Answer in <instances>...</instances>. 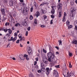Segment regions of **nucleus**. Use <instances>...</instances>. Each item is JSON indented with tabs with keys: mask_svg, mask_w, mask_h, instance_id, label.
I'll return each mask as SVG.
<instances>
[{
	"mask_svg": "<svg viewBox=\"0 0 77 77\" xmlns=\"http://www.w3.org/2000/svg\"><path fill=\"white\" fill-rule=\"evenodd\" d=\"M33 7H32L30 8V11L31 12H33Z\"/></svg>",
	"mask_w": 77,
	"mask_h": 77,
	"instance_id": "nucleus-33",
	"label": "nucleus"
},
{
	"mask_svg": "<svg viewBox=\"0 0 77 77\" xmlns=\"http://www.w3.org/2000/svg\"><path fill=\"white\" fill-rule=\"evenodd\" d=\"M6 35L8 36V37H9V38H10L11 37V36L10 35V34H8Z\"/></svg>",
	"mask_w": 77,
	"mask_h": 77,
	"instance_id": "nucleus-41",
	"label": "nucleus"
},
{
	"mask_svg": "<svg viewBox=\"0 0 77 77\" xmlns=\"http://www.w3.org/2000/svg\"><path fill=\"white\" fill-rule=\"evenodd\" d=\"M44 10H43L42 9H41L40 12H43V11Z\"/></svg>",
	"mask_w": 77,
	"mask_h": 77,
	"instance_id": "nucleus-63",
	"label": "nucleus"
},
{
	"mask_svg": "<svg viewBox=\"0 0 77 77\" xmlns=\"http://www.w3.org/2000/svg\"><path fill=\"white\" fill-rule=\"evenodd\" d=\"M22 24L23 26H26L27 25V23L26 21L24 22Z\"/></svg>",
	"mask_w": 77,
	"mask_h": 77,
	"instance_id": "nucleus-18",
	"label": "nucleus"
},
{
	"mask_svg": "<svg viewBox=\"0 0 77 77\" xmlns=\"http://www.w3.org/2000/svg\"><path fill=\"white\" fill-rule=\"evenodd\" d=\"M55 48H57V50H59V47H58L57 46L55 47Z\"/></svg>",
	"mask_w": 77,
	"mask_h": 77,
	"instance_id": "nucleus-60",
	"label": "nucleus"
},
{
	"mask_svg": "<svg viewBox=\"0 0 77 77\" xmlns=\"http://www.w3.org/2000/svg\"><path fill=\"white\" fill-rule=\"evenodd\" d=\"M69 67L70 68H72V65H71V63L70 62L69 63Z\"/></svg>",
	"mask_w": 77,
	"mask_h": 77,
	"instance_id": "nucleus-32",
	"label": "nucleus"
},
{
	"mask_svg": "<svg viewBox=\"0 0 77 77\" xmlns=\"http://www.w3.org/2000/svg\"><path fill=\"white\" fill-rule=\"evenodd\" d=\"M75 14H74V13L71 12L70 14V15L71 17H72V18H74V15H75Z\"/></svg>",
	"mask_w": 77,
	"mask_h": 77,
	"instance_id": "nucleus-19",
	"label": "nucleus"
},
{
	"mask_svg": "<svg viewBox=\"0 0 77 77\" xmlns=\"http://www.w3.org/2000/svg\"><path fill=\"white\" fill-rule=\"evenodd\" d=\"M69 21L67 20L66 22V24L67 26H68L69 25Z\"/></svg>",
	"mask_w": 77,
	"mask_h": 77,
	"instance_id": "nucleus-21",
	"label": "nucleus"
},
{
	"mask_svg": "<svg viewBox=\"0 0 77 77\" xmlns=\"http://www.w3.org/2000/svg\"><path fill=\"white\" fill-rule=\"evenodd\" d=\"M46 74L47 75H48L50 72V69L49 68H46Z\"/></svg>",
	"mask_w": 77,
	"mask_h": 77,
	"instance_id": "nucleus-4",
	"label": "nucleus"
},
{
	"mask_svg": "<svg viewBox=\"0 0 77 77\" xmlns=\"http://www.w3.org/2000/svg\"><path fill=\"white\" fill-rule=\"evenodd\" d=\"M41 66H42V68H44V66H45L44 65V63H41Z\"/></svg>",
	"mask_w": 77,
	"mask_h": 77,
	"instance_id": "nucleus-20",
	"label": "nucleus"
},
{
	"mask_svg": "<svg viewBox=\"0 0 77 77\" xmlns=\"http://www.w3.org/2000/svg\"><path fill=\"white\" fill-rule=\"evenodd\" d=\"M4 2L5 3H7L8 2V1L7 0H5Z\"/></svg>",
	"mask_w": 77,
	"mask_h": 77,
	"instance_id": "nucleus-64",
	"label": "nucleus"
},
{
	"mask_svg": "<svg viewBox=\"0 0 77 77\" xmlns=\"http://www.w3.org/2000/svg\"><path fill=\"white\" fill-rule=\"evenodd\" d=\"M46 12H47V11H45V10H43L42 13H43V14H45L46 13Z\"/></svg>",
	"mask_w": 77,
	"mask_h": 77,
	"instance_id": "nucleus-48",
	"label": "nucleus"
},
{
	"mask_svg": "<svg viewBox=\"0 0 77 77\" xmlns=\"http://www.w3.org/2000/svg\"><path fill=\"white\" fill-rule=\"evenodd\" d=\"M30 19L31 20L33 19V16L32 15H31L30 16Z\"/></svg>",
	"mask_w": 77,
	"mask_h": 77,
	"instance_id": "nucleus-35",
	"label": "nucleus"
},
{
	"mask_svg": "<svg viewBox=\"0 0 77 77\" xmlns=\"http://www.w3.org/2000/svg\"><path fill=\"white\" fill-rule=\"evenodd\" d=\"M28 31H26V36H27V35H28Z\"/></svg>",
	"mask_w": 77,
	"mask_h": 77,
	"instance_id": "nucleus-53",
	"label": "nucleus"
},
{
	"mask_svg": "<svg viewBox=\"0 0 77 77\" xmlns=\"http://www.w3.org/2000/svg\"><path fill=\"white\" fill-rule=\"evenodd\" d=\"M28 55L27 54H25L24 55V57H26V59L27 60H29V58L27 57H28Z\"/></svg>",
	"mask_w": 77,
	"mask_h": 77,
	"instance_id": "nucleus-13",
	"label": "nucleus"
},
{
	"mask_svg": "<svg viewBox=\"0 0 77 77\" xmlns=\"http://www.w3.org/2000/svg\"><path fill=\"white\" fill-rule=\"evenodd\" d=\"M40 15V13L39 11H37L36 13L35 14V16H36L37 18H38V16H39Z\"/></svg>",
	"mask_w": 77,
	"mask_h": 77,
	"instance_id": "nucleus-12",
	"label": "nucleus"
},
{
	"mask_svg": "<svg viewBox=\"0 0 77 77\" xmlns=\"http://www.w3.org/2000/svg\"><path fill=\"white\" fill-rule=\"evenodd\" d=\"M67 26L68 27V28L69 29H71V28H72V25H69Z\"/></svg>",
	"mask_w": 77,
	"mask_h": 77,
	"instance_id": "nucleus-26",
	"label": "nucleus"
},
{
	"mask_svg": "<svg viewBox=\"0 0 77 77\" xmlns=\"http://www.w3.org/2000/svg\"><path fill=\"white\" fill-rule=\"evenodd\" d=\"M19 42H20V40H17V41H16V43L17 44H18V43H19Z\"/></svg>",
	"mask_w": 77,
	"mask_h": 77,
	"instance_id": "nucleus-49",
	"label": "nucleus"
},
{
	"mask_svg": "<svg viewBox=\"0 0 77 77\" xmlns=\"http://www.w3.org/2000/svg\"><path fill=\"white\" fill-rule=\"evenodd\" d=\"M17 39V38L16 37H14L13 40V42H14V41H15V40H16Z\"/></svg>",
	"mask_w": 77,
	"mask_h": 77,
	"instance_id": "nucleus-36",
	"label": "nucleus"
},
{
	"mask_svg": "<svg viewBox=\"0 0 77 77\" xmlns=\"http://www.w3.org/2000/svg\"><path fill=\"white\" fill-rule=\"evenodd\" d=\"M47 16H46V15H45L44 16V19H46L47 18Z\"/></svg>",
	"mask_w": 77,
	"mask_h": 77,
	"instance_id": "nucleus-51",
	"label": "nucleus"
},
{
	"mask_svg": "<svg viewBox=\"0 0 77 77\" xmlns=\"http://www.w3.org/2000/svg\"><path fill=\"white\" fill-rule=\"evenodd\" d=\"M68 74H69V72L67 73V74L66 75H64L63 74V75H64L65 77H67L68 76Z\"/></svg>",
	"mask_w": 77,
	"mask_h": 77,
	"instance_id": "nucleus-28",
	"label": "nucleus"
},
{
	"mask_svg": "<svg viewBox=\"0 0 77 77\" xmlns=\"http://www.w3.org/2000/svg\"><path fill=\"white\" fill-rule=\"evenodd\" d=\"M20 26V23H17L15 25V26H16V27H17V26Z\"/></svg>",
	"mask_w": 77,
	"mask_h": 77,
	"instance_id": "nucleus-24",
	"label": "nucleus"
},
{
	"mask_svg": "<svg viewBox=\"0 0 77 77\" xmlns=\"http://www.w3.org/2000/svg\"><path fill=\"white\" fill-rule=\"evenodd\" d=\"M54 75H55L56 77H58L59 76L58 72H57L55 70H54Z\"/></svg>",
	"mask_w": 77,
	"mask_h": 77,
	"instance_id": "nucleus-3",
	"label": "nucleus"
},
{
	"mask_svg": "<svg viewBox=\"0 0 77 77\" xmlns=\"http://www.w3.org/2000/svg\"><path fill=\"white\" fill-rule=\"evenodd\" d=\"M34 23L36 24H38V22H37V20L36 19H35Z\"/></svg>",
	"mask_w": 77,
	"mask_h": 77,
	"instance_id": "nucleus-31",
	"label": "nucleus"
},
{
	"mask_svg": "<svg viewBox=\"0 0 77 77\" xmlns=\"http://www.w3.org/2000/svg\"><path fill=\"white\" fill-rule=\"evenodd\" d=\"M65 20H66V19L65 18V17H63V22H65Z\"/></svg>",
	"mask_w": 77,
	"mask_h": 77,
	"instance_id": "nucleus-30",
	"label": "nucleus"
},
{
	"mask_svg": "<svg viewBox=\"0 0 77 77\" xmlns=\"http://www.w3.org/2000/svg\"><path fill=\"white\" fill-rule=\"evenodd\" d=\"M41 27H45V26H44V25H42L41 26Z\"/></svg>",
	"mask_w": 77,
	"mask_h": 77,
	"instance_id": "nucleus-62",
	"label": "nucleus"
},
{
	"mask_svg": "<svg viewBox=\"0 0 77 77\" xmlns=\"http://www.w3.org/2000/svg\"><path fill=\"white\" fill-rule=\"evenodd\" d=\"M61 14H62V12H59V17H61Z\"/></svg>",
	"mask_w": 77,
	"mask_h": 77,
	"instance_id": "nucleus-27",
	"label": "nucleus"
},
{
	"mask_svg": "<svg viewBox=\"0 0 77 77\" xmlns=\"http://www.w3.org/2000/svg\"><path fill=\"white\" fill-rule=\"evenodd\" d=\"M51 8H52V9L51 10V14H54V13H55V10L54 9V6H52L51 7Z\"/></svg>",
	"mask_w": 77,
	"mask_h": 77,
	"instance_id": "nucleus-6",
	"label": "nucleus"
},
{
	"mask_svg": "<svg viewBox=\"0 0 77 77\" xmlns=\"http://www.w3.org/2000/svg\"><path fill=\"white\" fill-rule=\"evenodd\" d=\"M55 57V54L54 53V52H53V53H52V54L51 55V56L50 57L51 59H54V57Z\"/></svg>",
	"mask_w": 77,
	"mask_h": 77,
	"instance_id": "nucleus-8",
	"label": "nucleus"
},
{
	"mask_svg": "<svg viewBox=\"0 0 77 77\" xmlns=\"http://www.w3.org/2000/svg\"><path fill=\"white\" fill-rule=\"evenodd\" d=\"M21 11H22V14H24V15H25V14H26V11L24 10L22 8H21Z\"/></svg>",
	"mask_w": 77,
	"mask_h": 77,
	"instance_id": "nucleus-10",
	"label": "nucleus"
},
{
	"mask_svg": "<svg viewBox=\"0 0 77 77\" xmlns=\"http://www.w3.org/2000/svg\"><path fill=\"white\" fill-rule=\"evenodd\" d=\"M27 49L28 50V53H31L32 52V49H31V48L30 47H28L27 48Z\"/></svg>",
	"mask_w": 77,
	"mask_h": 77,
	"instance_id": "nucleus-11",
	"label": "nucleus"
},
{
	"mask_svg": "<svg viewBox=\"0 0 77 77\" xmlns=\"http://www.w3.org/2000/svg\"><path fill=\"white\" fill-rule=\"evenodd\" d=\"M53 20H51V22H50V24H53Z\"/></svg>",
	"mask_w": 77,
	"mask_h": 77,
	"instance_id": "nucleus-55",
	"label": "nucleus"
},
{
	"mask_svg": "<svg viewBox=\"0 0 77 77\" xmlns=\"http://www.w3.org/2000/svg\"><path fill=\"white\" fill-rule=\"evenodd\" d=\"M43 51L44 53H47V51L45 50L44 49H43Z\"/></svg>",
	"mask_w": 77,
	"mask_h": 77,
	"instance_id": "nucleus-38",
	"label": "nucleus"
},
{
	"mask_svg": "<svg viewBox=\"0 0 77 77\" xmlns=\"http://www.w3.org/2000/svg\"><path fill=\"white\" fill-rule=\"evenodd\" d=\"M36 64H37V62H36V61H35L34 62V65H36Z\"/></svg>",
	"mask_w": 77,
	"mask_h": 77,
	"instance_id": "nucleus-52",
	"label": "nucleus"
},
{
	"mask_svg": "<svg viewBox=\"0 0 77 77\" xmlns=\"http://www.w3.org/2000/svg\"><path fill=\"white\" fill-rule=\"evenodd\" d=\"M59 54V53L58 52H56L55 54L56 55Z\"/></svg>",
	"mask_w": 77,
	"mask_h": 77,
	"instance_id": "nucleus-58",
	"label": "nucleus"
},
{
	"mask_svg": "<svg viewBox=\"0 0 77 77\" xmlns=\"http://www.w3.org/2000/svg\"><path fill=\"white\" fill-rule=\"evenodd\" d=\"M42 70L43 72H45V71H46V69H45L44 68H42Z\"/></svg>",
	"mask_w": 77,
	"mask_h": 77,
	"instance_id": "nucleus-23",
	"label": "nucleus"
},
{
	"mask_svg": "<svg viewBox=\"0 0 77 77\" xmlns=\"http://www.w3.org/2000/svg\"><path fill=\"white\" fill-rule=\"evenodd\" d=\"M28 55H29V56H30V55H31V54H31V53H30V52H28Z\"/></svg>",
	"mask_w": 77,
	"mask_h": 77,
	"instance_id": "nucleus-61",
	"label": "nucleus"
},
{
	"mask_svg": "<svg viewBox=\"0 0 77 77\" xmlns=\"http://www.w3.org/2000/svg\"><path fill=\"white\" fill-rule=\"evenodd\" d=\"M29 77H32V74L30 73V74L29 75Z\"/></svg>",
	"mask_w": 77,
	"mask_h": 77,
	"instance_id": "nucleus-46",
	"label": "nucleus"
},
{
	"mask_svg": "<svg viewBox=\"0 0 77 77\" xmlns=\"http://www.w3.org/2000/svg\"><path fill=\"white\" fill-rule=\"evenodd\" d=\"M55 67L57 68H59V65L56 66Z\"/></svg>",
	"mask_w": 77,
	"mask_h": 77,
	"instance_id": "nucleus-59",
	"label": "nucleus"
},
{
	"mask_svg": "<svg viewBox=\"0 0 77 77\" xmlns=\"http://www.w3.org/2000/svg\"><path fill=\"white\" fill-rule=\"evenodd\" d=\"M13 37H11V38H10V39L11 40V41H13Z\"/></svg>",
	"mask_w": 77,
	"mask_h": 77,
	"instance_id": "nucleus-56",
	"label": "nucleus"
},
{
	"mask_svg": "<svg viewBox=\"0 0 77 77\" xmlns=\"http://www.w3.org/2000/svg\"><path fill=\"white\" fill-rule=\"evenodd\" d=\"M34 6H35V7H36V2H34Z\"/></svg>",
	"mask_w": 77,
	"mask_h": 77,
	"instance_id": "nucleus-54",
	"label": "nucleus"
},
{
	"mask_svg": "<svg viewBox=\"0 0 77 77\" xmlns=\"http://www.w3.org/2000/svg\"><path fill=\"white\" fill-rule=\"evenodd\" d=\"M69 56L70 57H71L72 55V53H71L70 52H69Z\"/></svg>",
	"mask_w": 77,
	"mask_h": 77,
	"instance_id": "nucleus-25",
	"label": "nucleus"
},
{
	"mask_svg": "<svg viewBox=\"0 0 77 77\" xmlns=\"http://www.w3.org/2000/svg\"><path fill=\"white\" fill-rule=\"evenodd\" d=\"M66 16V14L65 12H64V16L63 17H65Z\"/></svg>",
	"mask_w": 77,
	"mask_h": 77,
	"instance_id": "nucleus-40",
	"label": "nucleus"
},
{
	"mask_svg": "<svg viewBox=\"0 0 77 77\" xmlns=\"http://www.w3.org/2000/svg\"><path fill=\"white\" fill-rule=\"evenodd\" d=\"M49 50L50 51H51L52 50V48L51 47H50L49 48Z\"/></svg>",
	"mask_w": 77,
	"mask_h": 77,
	"instance_id": "nucleus-45",
	"label": "nucleus"
},
{
	"mask_svg": "<svg viewBox=\"0 0 77 77\" xmlns=\"http://www.w3.org/2000/svg\"><path fill=\"white\" fill-rule=\"evenodd\" d=\"M51 17L52 18H54V16L53 15H51Z\"/></svg>",
	"mask_w": 77,
	"mask_h": 77,
	"instance_id": "nucleus-50",
	"label": "nucleus"
},
{
	"mask_svg": "<svg viewBox=\"0 0 77 77\" xmlns=\"http://www.w3.org/2000/svg\"><path fill=\"white\" fill-rule=\"evenodd\" d=\"M62 4L61 3L58 4L57 6L58 10L59 11H61V9H62Z\"/></svg>",
	"mask_w": 77,
	"mask_h": 77,
	"instance_id": "nucleus-2",
	"label": "nucleus"
},
{
	"mask_svg": "<svg viewBox=\"0 0 77 77\" xmlns=\"http://www.w3.org/2000/svg\"><path fill=\"white\" fill-rule=\"evenodd\" d=\"M72 44H74L76 45L77 44V40H73L72 41Z\"/></svg>",
	"mask_w": 77,
	"mask_h": 77,
	"instance_id": "nucleus-16",
	"label": "nucleus"
},
{
	"mask_svg": "<svg viewBox=\"0 0 77 77\" xmlns=\"http://www.w3.org/2000/svg\"><path fill=\"white\" fill-rule=\"evenodd\" d=\"M43 61L45 63H47L48 61H47V58L46 57H44L42 58Z\"/></svg>",
	"mask_w": 77,
	"mask_h": 77,
	"instance_id": "nucleus-1",
	"label": "nucleus"
},
{
	"mask_svg": "<svg viewBox=\"0 0 77 77\" xmlns=\"http://www.w3.org/2000/svg\"><path fill=\"white\" fill-rule=\"evenodd\" d=\"M53 54V53H51V52H48L47 53V56L48 57H50Z\"/></svg>",
	"mask_w": 77,
	"mask_h": 77,
	"instance_id": "nucleus-7",
	"label": "nucleus"
},
{
	"mask_svg": "<svg viewBox=\"0 0 77 77\" xmlns=\"http://www.w3.org/2000/svg\"><path fill=\"white\" fill-rule=\"evenodd\" d=\"M8 30V29H3V28H2V31H4L5 32V33H6V32H7Z\"/></svg>",
	"mask_w": 77,
	"mask_h": 77,
	"instance_id": "nucleus-15",
	"label": "nucleus"
},
{
	"mask_svg": "<svg viewBox=\"0 0 77 77\" xmlns=\"http://www.w3.org/2000/svg\"><path fill=\"white\" fill-rule=\"evenodd\" d=\"M17 35H18V34H17V33L16 32L14 34V36H15V37H17Z\"/></svg>",
	"mask_w": 77,
	"mask_h": 77,
	"instance_id": "nucleus-37",
	"label": "nucleus"
},
{
	"mask_svg": "<svg viewBox=\"0 0 77 77\" xmlns=\"http://www.w3.org/2000/svg\"><path fill=\"white\" fill-rule=\"evenodd\" d=\"M1 11L2 14H3V15L5 14V9L1 8Z\"/></svg>",
	"mask_w": 77,
	"mask_h": 77,
	"instance_id": "nucleus-9",
	"label": "nucleus"
},
{
	"mask_svg": "<svg viewBox=\"0 0 77 77\" xmlns=\"http://www.w3.org/2000/svg\"><path fill=\"white\" fill-rule=\"evenodd\" d=\"M51 58H49L48 59V60L49 61V62H51Z\"/></svg>",
	"mask_w": 77,
	"mask_h": 77,
	"instance_id": "nucleus-42",
	"label": "nucleus"
},
{
	"mask_svg": "<svg viewBox=\"0 0 77 77\" xmlns=\"http://www.w3.org/2000/svg\"><path fill=\"white\" fill-rule=\"evenodd\" d=\"M37 72H38V73H40L41 72H42V71L41 70H38L37 71Z\"/></svg>",
	"mask_w": 77,
	"mask_h": 77,
	"instance_id": "nucleus-39",
	"label": "nucleus"
},
{
	"mask_svg": "<svg viewBox=\"0 0 77 77\" xmlns=\"http://www.w3.org/2000/svg\"><path fill=\"white\" fill-rule=\"evenodd\" d=\"M58 42H59V45H62V41H60V40H58Z\"/></svg>",
	"mask_w": 77,
	"mask_h": 77,
	"instance_id": "nucleus-22",
	"label": "nucleus"
},
{
	"mask_svg": "<svg viewBox=\"0 0 77 77\" xmlns=\"http://www.w3.org/2000/svg\"><path fill=\"white\" fill-rule=\"evenodd\" d=\"M71 12L73 13V14H75V9L74 8H72L70 9Z\"/></svg>",
	"mask_w": 77,
	"mask_h": 77,
	"instance_id": "nucleus-5",
	"label": "nucleus"
},
{
	"mask_svg": "<svg viewBox=\"0 0 77 77\" xmlns=\"http://www.w3.org/2000/svg\"><path fill=\"white\" fill-rule=\"evenodd\" d=\"M18 36H19V38H20V39H21V38H22V36H21V35L19 34Z\"/></svg>",
	"mask_w": 77,
	"mask_h": 77,
	"instance_id": "nucleus-34",
	"label": "nucleus"
},
{
	"mask_svg": "<svg viewBox=\"0 0 77 77\" xmlns=\"http://www.w3.org/2000/svg\"><path fill=\"white\" fill-rule=\"evenodd\" d=\"M11 21H12V22H14V18H13V17H12L11 19Z\"/></svg>",
	"mask_w": 77,
	"mask_h": 77,
	"instance_id": "nucleus-43",
	"label": "nucleus"
},
{
	"mask_svg": "<svg viewBox=\"0 0 77 77\" xmlns=\"http://www.w3.org/2000/svg\"><path fill=\"white\" fill-rule=\"evenodd\" d=\"M75 30H77V26H75Z\"/></svg>",
	"mask_w": 77,
	"mask_h": 77,
	"instance_id": "nucleus-57",
	"label": "nucleus"
},
{
	"mask_svg": "<svg viewBox=\"0 0 77 77\" xmlns=\"http://www.w3.org/2000/svg\"><path fill=\"white\" fill-rule=\"evenodd\" d=\"M27 30L28 31L30 30V27H29L27 28Z\"/></svg>",
	"mask_w": 77,
	"mask_h": 77,
	"instance_id": "nucleus-44",
	"label": "nucleus"
},
{
	"mask_svg": "<svg viewBox=\"0 0 77 77\" xmlns=\"http://www.w3.org/2000/svg\"><path fill=\"white\" fill-rule=\"evenodd\" d=\"M13 3L12 2H10V6H13Z\"/></svg>",
	"mask_w": 77,
	"mask_h": 77,
	"instance_id": "nucleus-29",
	"label": "nucleus"
},
{
	"mask_svg": "<svg viewBox=\"0 0 77 77\" xmlns=\"http://www.w3.org/2000/svg\"><path fill=\"white\" fill-rule=\"evenodd\" d=\"M38 60H39V58H38V57H37L35 58V60H36V61L38 62Z\"/></svg>",
	"mask_w": 77,
	"mask_h": 77,
	"instance_id": "nucleus-47",
	"label": "nucleus"
},
{
	"mask_svg": "<svg viewBox=\"0 0 77 77\" xmlns=\"http://www.w3.org/2000/svg\"><path fill=\"white\" fill-rule=\"evenodd\" d=\"M69 77H75V76L74 74L71 73L70 74V76H69Z\"/></svg>",
	"mask_w": 77,
	"mask_h": 77,
	"instance_id": "nucleus-17",
	"label": "nucleus"
},
{
	"mask_svg": "<svg viewBox=\"0 0 77 77\" xmlns=\"http://www.w3.org/2000/svg\"><path fill=\"white\" fill-rule=\"evenodd\" d=\"M8 31L9 34H12V31L11 30V29H8Z\"/></svg>",
	"mask_w": 77,
	"mask_h": 77,
	"instance_id": "nucleus-14",
	"label": "nucleus"
}]
</instances>
